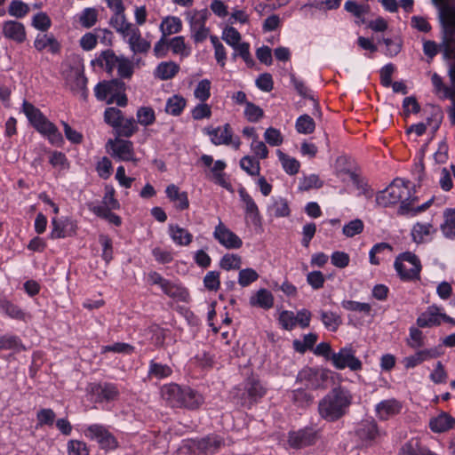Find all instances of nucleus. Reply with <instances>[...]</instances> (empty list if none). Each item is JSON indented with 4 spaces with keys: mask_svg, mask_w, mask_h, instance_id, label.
<instances>
[{
    "mask_svg": "<svg viewBox=\"0 0 455 455\" xmlns=\"http://www.w3.org/2000/svg\"><path fill=\"white\" fill-rule=\"evenodd\" d=\"M162 291L168 297L181 302H188L189 299L188 290L180 283H174L168 279Z\"/></svg>",
    "mask_w": 455,
    "mask_h": 455,
    "instance_id": "29",
    "label": "nucleus"
},
{
    "mask_svg": "<svg viewBox=\"0 0 455 455\" xmlns=\"http://www.w3.org/2000/svg\"><path fill=\"white\" fill-rule=\"evenodd\" d=\"M211 84V81L208 79H203L197 84L194 95L201 102H205L210 98Z\"/></svg>",
    "mask_w": 455,
    "mask_h": 455,
    "instance_id": "62",
    "label": "nucleus"
},
{
    "mask_svg": "<svg viewBox=\"0 0 455 455\" xmlns=\"http://www.w3.org/2000/svg\"><path fill=\"white\" fill-rule=\"evenodd\" d=\"M39 132L47 136L50 142L55 146L60 147L64 143L61 133L59 132L57 126L52 122L46 124H44V127H41Z\"/></svg>",
    "mask_w": 455,
    "mask_h": 455,
    "instance_id": "43",
    "label": "nucleus"
},
{
    "mask_svg": "<svg viewBox=\"0 0 455 455\" xmlns=\"http://www.w3.org/2000/svg\"><path fill=\"white\" fill-rule=\"evenodd\" d=\"M164 395L172 407L177 408L193 411L197 410L204 403V397L200 392L188 386H180L175 383L164 387Z\"/></svg>",
    "mask_w": 455,
    "mask_h": 455,
    "instance_id": "3",
    "label": "nucleus"
},
{
    "mask_svg": "<svg viewBox=\"0 0 455 455\" xmlns=\"http://www.w3.org/2000/svg\"><path fill=\"white\" fill-rule=\"evenodd\" d=\"M341 307L347 311L361 312L365 315H370L371 311V306L369 303L355 300L344 299L341 302Z\"/></svg>",
    "mask_w": 455,
    "mask_h": 455,
    "instance_id": "58",
    "label": "nucleus"
},
{
    "mask_svg": "<svg viewBox=\"0 0 455 455\" xmlns=\"http://www.w3.org/2000/svg\"><path fill=\"white\" fill-rule=\"evenodd\" d=\"M191 363L203 371H209L214 365V355L210 352L199 351L191 358Z\"/></svg>",
    "mask_w": 455,
    "mask_h": 455,
    "instance_id": "41",
    "label": "nucleus"
},
{
    "mask_svg": "<svg viewBox=\"0 0 455 455\" xmlns=\"http://www.w3.org/2000/svg\"><path fill=\"white\" fill-rule=\"evenodd\" d=\"M120 59L121 56H116L112 50H106L103 51L95 60H92V65L97 63L101 68L104 67L106 71L111 74L117 67Z\"/></svg>",
    "mask_w": 455,
    "mask_h": 455,
    "instance_id": "32",
    "label": "nucleus"
},
{
    "mask_svg": "<svg viewBox=\"0 0 455 455\" xmlns=\"http://www.w3.org/2000/svg\"><path fill=\"white\" fill-rule=\"evenodd\" d=\"M445 221L441 226L443 235L448 238L455 237V210L447 209L445 213Z\"/></svg>",
    "mask_w": 455,
    "mask_h": 455,
    "instance_id": "49",
    "label": "nucleus"
},
{
    "mask_svg": "<svg viewBox=\"0 0 455 455\" xmlns=\"http://www.w3.org/2000/svg\"><path fill=\"white\" fill-rule=\"evenodd\" d=\"M355 435L364 444L371 445L379 436V426L373 419L363 420L358 424Z\"/></svg>",
    "mask_w": 455,
    "mask_h": 455,
    "instance_id": "17",
    "label": "nucleus"
},
{
    "mask_svg": "<svg viewBox=\"0 0 455 455\" xmlns=\"http://www.w3.org/2000/svg\"><path fill=\"white\" fill-rule=\"evenodd\" d=\"M22 109L30 124L39 132L41 127H44V124H49V121L39 108H36L33 104L24 100Z\"/></svg>",
    "mask_w": 455,
    "mask_h": 455,
    "instance_id": "24",
    "label": "nucleus"
},
{
    "mask_svg": "<svg viewBox=\"0 0 455 455\" xmlns=\"http://www.w3.org/2000/svg\"><path fill=\"white\" fill-rule=\"evenodd\" d=\"M206 179L230 193L235 191L230 178L226 172H206Z\"/></svg>",
    "mask_w": 455,
    "mask_h": 455,
    "instance_id": "44",
    "label": "nucleus"
},
{
    "mask_svg": "<svg viewBox=\"0 0 455 455\" xmlns=\"http://www.w3.org/2000/svg\"><path fill=\"white\" fill-rule=\"evenodd\" d=\"M124 36L128 37V44L134 53H146L150 49V43L141 37L140 29L135 27Z\"/></svg>",
    "mask_w": 455,
    "mask_h": 455,
    "instance_id": "27",
    "label": "nucleus"
},
{
    "mask_svg": "<svg viewBox=\"0 0 455 455\" xmlns=\"http://www.w3.org/2000/svg\"><path fill=\"white\" fill-rule=\"evenodd\" d=\"M257 271L251 267L240 269L238 273V283L242 287H247L259 279Z\"/></svg>",
    "mask_w": 455,
    "mask_h": 455,
    "instance_id": "55",
    "label": "nucleus"
},
{
    "mask_svg": "<svg viewBox=\"0 0 455 455\" xmlns=\"http://www.w3.org/2000/svg\"><path fill=\"white\" fill-rule=\"evenodd\" d=\"M68 455H89V448L84 441L69 440L67 444Z\"/></svg>",
    "mask_w": 455,
    "mask_h": 455,
    "instance_id": "60",
    "label": "nucleus"
},
{
    "mask_svg": "<svg viewBox=\"0 0 455 455\" xmlns=\"http://www.w3.org/2000/svg\"><path fill=\"white\" fill-rule=\"evenodd\" d=\"M108 144L111 145L115 158L123 161L133 160V145L131 141L116 138L115 140H109Z\"/></svg>",
    "mask_w": 455,
    "mask_h": 455,
    "instance_id": "21",
    "label": "nucleus"
},
{
    "mask_svg": "<svg viewBox=\"0 0 455 455\" xmlns=\"http://www.w3.org/2000/svg\"><path fill=\"white\" fill-rule=\"evenodd\" d=\"M89 209L94 215L107 220L108 223L116 227H120L122 225L121 217L112 212V210L108 207L89 206Z\"/></svg>",
    "mask_w": 455,
    "mask_h": 455,
    "instance_id": "37",
    "label": "nucleus"
},
{
    "mask_svg": "<svg viewBox=\"0 0 455 455\" xmlns=\"http://www.w3.org/2000/svg\"><path fill=\"white\" fill-rule=\"evenodd\" d=\"M212 235L226 249L235 250L240 249L243 246L242 239L220 220L215 227Z\"/></svg>",
    "mask_w": 455,
    "mask_h": 455,
    "instance_id": "14",
    "label": "nucleus"
},
{
    "mask_svg": "<svg viewBox=\"0 0 455 455\" xmlns=\"http://www.w3.org/2000/svg\"><path fill=\"white\" fill-rule=\"evenodd\" d=\"M416 323L419 328H431L441 325L439 307L436 306L428 307L426 311L418 316Z\"/></svg>",
    "mask_w": 455,
    "mask_h": 455,
    "instance_id": "26",
    "label": "nucleus"
},
{
    "mask_svg": "<svg viewBox=\"0 0 455 455\" xmlns=\"http://www.w3.org/2000/svg\"><path fill=\"white\" fill-rule=\"evenodd\" d=\"M52 231L50 237L52 239H61L70 237L76 235V224L69 218H53L52 220Z\"/></svg>",
    "mask_w": 455,
    "mask_h": 455,
    "instance_id": "15",
    "label": "nucleus"
},
{
    "mask_svg": "<svg viewBox=\"0 0 455 455\" xmlns=\"http://www.w3.org/2000/svg\"><path fill=\"white\" fill-rule=\"evenodd\" d=\"M394 267L403 282L420 279L422 265L419 258L411 251L400 253L395 259Z\"/></svg>",
    "mask_w": 455,
    "mask_h": 455,
    "instance_id": "6",
    "label": "nucleus"
},
{
    "mask_svg": "<svg viewBox=\"0 0 455 455\" xmlns=\"http://www.w3.org/2000/svg\"><path fill=\"white\" fill-rule=\"evenodd\" d=\"M267 388L259 379L249 377L243 382V389L241 394L242 404L248 408L258 403L266 395Z\"/></svg>",
    "mask_w": 455,
    "mask_h": 455,
    "instance_id": "11",
    "label": "nucleus"
},
{
    "mask_svg": "<svg viewBox=\"0 0 455 455\" xmlns=\"http://www.w3.org/2000/svg\"><path fill=\"white\" fill-rule=\"evenodd\" d=\"M137 121L143 126H148L156 121L155 111L150 107H141L137 110Z\"/></svg>",
    "mask_w": 455,
    "mask_h": 455,
    "instance_id": "57",
    "label": "nucleus"
},
{
    "mask_svg": "<svg viewBox=\"0 0 455 455\" xmlns=\"http://www.w3.org/2000/svg\"><path fill=\"white\" fill-rule=\"evenodd\" d=\"M428 427L435 434L446 433L455 429V418L446 411H441L429 419Z\"/></svg>",
    "mask_w": 455,
    "mask_h": 455,
    "instance_id": "19",
    "label": "nucleus"
},
{
    "mask_svg": "<svg viewBox=\"0 0 455 455\" xmlns=\"http://www.w3.org/2000/svg\"><path fill=\"white\" fill-rule=\"evenodd\" d=\"M318 314L320 321L329 331H337L342 324L341 316L336 312L321 309Z\"/></svg>",
    "mask_w": 455,
    "mask_h": 455,
    "instance_id": "34",
    "label": "nucleus"
},
{
    "mask_svg": "<svg viewBox=\"0 0 455 455\" xmlns=\"http://www.w3.org/2000/svg\"><path fill=\"white\" fill-rule=\"evenodd\" d=\"M319 438V432L313 427H305L288 433V444L291 448L299 450L314 445Z\"/></svg>",
    "mask_w": 455,
    "mask_h": 455,
    "instance_id": "10",
    "label": "nucleus"
},
{
    "mask_svg": "<svg viewBox=\"0 0 455 455\" xmlns=\"http://www.w3.org/2000/svg\"><path fill=\"white\" fill-rule=\"evenodd\" d=\"M2 32L6 38L18 44H22L27 38L24 25L16 20H7L4 22Z\"/></svg>",
    "mask_w": 455,
    "mask_h": 455,
    "instance_id": "20",
    "label": "nucleus"
},
{
    "mask_svg": "<svg viewBox=\"0 0 455 455\" xmlns=\"http://www.w3.org/2000/svg\"><path fill=\"white\" fill-rule=\"evenodd\" d=\"M160 31L164 37L179 33L182 29V23L178 17H166L160 24Z\"/></svg>",
    "mask_w": 455,
    "mask_h": 455,
    "instance_id": "39",
    "label": "nucleus"
},
{
    "mask_svg": "<svg viewBox=\"0 0 455 455\" xmlns=\"http://www.w3.org/2000/svg\"><path fill=\"white\" fill-rule=\"evenodd\" d=\"M242 258L237 254L226 253L220 260V268L229 271L232 269H240Z\"/></svg>",
    "mask_w": 455,
    "mask_h": 455,
    "instance_id": "53",
    "label": "nucleus"
},
{
    "mask_svg": "<svg viewBox=\"0 0 455 455\" xmlns=\"http://www.w3.org/2000/svg\"><path fill=\"white\" fill-rule=\"evenodd\" d=\"M331 362L337 370L348 368L353 371H357L363 366L362 362L355 355V351L351 347H344L339 352H334Z\"/></svg>",
    "mask_w": 455,
    "mask_h": 455,
    "instance_id": "12",
    "label": "nucleus"
},
{
    "mask_svg": "<svg viewBox=\"0 0 455 455\" xmlns=\"http://www.w3.org/2000/svg\"><path fill=\"white\" fill-rule=\"evenodd\" d=\"M364 224L360 219H355L345 224L342 232L347 237H354L363 231Z\"/></svg>",
    "mask_w": 455,
    "mask_h": 455,
    "instance_id": "61",
    "label": "nucleus"
},
{
    "mask_svg": "<svg viewBox=\"0 0 455 455\" xmlns=\"http://www.w3.org/2000/svg\"><path fill=\"white\" fill-rule=\"evenodd\" d=\"M409 339H407V345L412 349H418L424 346V335L423 332L416 327H410L409 329Z\"/></svg>",
    "mask_w": 455,
    "mask_h": 455,
    "instance_id": "59",
    "label": "nucleus"
},
{
    "mask_svg": "<svg viewBox=\"0 0 455 455\" xmlns=\"http://www.w3.org/2000/svg\"><path fill=\"white\" fill-rule=\"evenodd\" d=\"M274 296L272 292L265 288L259 289L255 294L250 298V305L268 310L274 306Z\"/></svg>",
    "mask_w": 455,
    "mask_h": 455,
    "instance_id": "30",
    "label": "nucleus"
},
{
    "mask_svg": "<svg viewBox=\"0 0 455 455\" xmlns=\"http://www.w3.org/2000/svg\"><path fill=\"white\" fill-rule=\"evenodd\" d=\"M432 229V225L429 223H417L413 226L411 235L413 241L419 243H422L425 236L430 235Z\"/></svg>",
    "mask_w": 455,
    "mask_h": 455,
    "instance_id": "63",
    "label": "nucleus"
},
{
    "mask_svg": "<svg viewBox=\"0 0 455 455\" xmlns=\"http://www.w3.org/2000/svg\"><path fill=\"white\" fill-rule=\"evenodd\" d=\"M123 112L115 107L107 108L104 111V121L107 124L115 129L123 121Z\"/></svg>",
    "mask_w": 455,
    "mask_h": 455,
    "instance_id": "52",
    "label": "nucleus"
},
{
    "mask_svg": "<svg viewBox=\"0 0 455 455\" xmlns=\"http://www.w3.org/2000/svg\"><path fill=\"white\" fill-rule=\"evenodd\" d=\"M172 373V370L169 365L156 363L155 360L149 362L148 371L149 379H163L171 376Z\"/></svg>",
    "mask_w": 455,
    "mask_h": 455,
    "instance_id": "36",
    "label": "nucleus"
},
{
    "mask_svg": "<svg viewBox=\"0 0 455 455\" xmlns=\"http://www.w3.org/2000/svg\"><path fill=\"white\" fill-rule=\"evenodd\" d=\"M239 196L241 200L245 204V213L251 220L253 224L260 222V213L258 205L254 202L253 198L247 193L244 188H240Z\"/></svg>",
    "mask_w": 455,
    "mask_h": 455,
    "instance_id": "31",
    "label": "nucleus"
},
{
    "mask_svg": "<svg viewBox=\"0 0 455 455\" xmlns=\"http://www.w3.org/2000/svg\"><path fill=\"white\" fill-rule=\"evenodd\" d=\"M410 181L403 179H395L384 190L376 195V204L379 207L387 208L398 203L407 202L411 196Z\"/></svg>",
    "mask_w": 455,
    "mask_h": 455,
    "instance_id": "4",
    "label": "nucleus"
},
{
    "mask_svg": "<svg viewBox=\"0 0 455 455\" xmlns=\"http://www.w3.org/2000/svg\"><path fill=\"white\" fill-rule=\"evenodd\" d=\"M180 71V66L174 61H163L154 71L155 77L165 81L173 78Z\"/></svg>",
    "mask_w": 455,
    "mask_h": 455,
    "instance_id": "33",
    "label": "nucleus"
},
{
    "mask_svg": "<svg viewBox=\"0 0 455 455\" xmlns=\"http://www.w3.org/2000/svg\"><path fill=\"white\" fill-rule=\"evenodd\" d=\"M291 403L298 409H307L309 407L315 399L312 393L308 392L307 388H296L290 391L287 395Z\"/></svg>",
    "mask_w": 455,
    "mask_h": 455,
    "instance_id": "25",
    "label": "nucleus"
},
{
    "mask_svg": "<svg viewBox=\"0 0 455 455\" xmlns=\"http://www.w3.org/2000/svg\"><path fill=\"white\" fill-rule=\"evenodd\" d=\"M98 20V12L94 8H85L79 17L80 24L86 28H92Z\"/></svg>",
    "mask_w": 455,
    "mask_h": 455,
    "instance_id": "64",
    "label": "nucleus"
},
{
    "mask_svg": "<svg viewBox=\"0 0 455 455\" xmlns=\"http://www.w3.org/2000/svg\"><path fill=\"white\" fill-rule=\"evenodd\" d=\"M99 243L102 247L101 258L108 265L114 258L113 241L108 235H100Z\"/></svg>",
    "mask_w": 455,
    "mask_h": 455,
    "instance_id": "47",
    "label": "nucleus"
},
{
    "mask_svg": "<svg viewBox=\"0 0 455 455\" xmlns=\"http://www.w3.org/2000/svg\"><path fill=\"white\" fill-rule=\"evenodd\" d=\"M126 85L120 79L100 82L94 88L95 96L99 100L107 104L116 103L119 107H125L128 99L125 94Z\"/></svg>",
    "mask_w": 455,
    "mask_h": 455,
    "instance_id": "5",
    "label": "nucleus"
},
{
    "mask_svg": "<svg viewBox=\"0 0 455 455\" xmlns=\"http://www.w3.org/2000/svg\"><path fill=\"white\" fill-rule=\"evenodd\" d=\"M348 173L353 185L360 191L359 195H363L367 198L372 197L373 189L368 184V180L360 172Z\"/></svg>",
    "mask_w": 455,
    "mask_h": 455,
    "instance_id": "40",
    "label": "nucleus"
},
{
    "mask_svg": "<svg viewBox=\"0 0 455 455\" xmlns=\"http://www.w3.org/2000/svg\"><path fill=\"white\" fill-rule=\"evenodd\" d=\"M134 351V347L124 342H116L112 345H106L101 347V354L116 353L131 355Z\"/></svg>",
    "mask_w": 455,
    "mask_h": 455,
    "instance_id": "54",
    "label": "nucleus"
},
{
    "mask_svg": "<svg viewBox=\"0 0 455 455\" xmlns=\"http://www.w3.org/2000/svg\"><path fill=\"white\" fill-rule=\"evenodd\" d=\"M116 191L113 187L106 186L105 195L101 204H92L91 206L108 207L110 210H119L120 203L115 196Z\"/></svg>",
    "mask_w": 455,
    "mask_h": 455,
    "instance_id": "51",
    "label": "nucleus"
},
{
    "mask_svg": "<svg viewBox=\"0 0 455 455\" xmlns=\"http://www.w3.org/2000/svg\"><path fill=\"white\" fill-rule=\"evenodd\" d=\"M0 350H12L20 353L26 350L21 339L14 334H4L0 336Z\"/></svg>",
    "mask_w": 455,
    "mask_h": 455,
    "instance_id": "35",
    "label": "nucleus"
},
{
    "mask_svg": "<svg viewBox=\"0 0 455 455\" xmlns=\"http://www.w3.org/2000/svg\"><path fill=\"white\" fill-rule=\"evenodd\" d=\"M225 444L224 435L210 433L183 440L179 450L180 455H215Z\"/></svg>",
    "mask_w": 455,
    "mask_h": 455,
    "instance_id": "2",
    "label": "nucleus"
},
{
    "mask_svg": "<svg viewBox=\"0 0 455 455\" xmlns=\"http://www.w3.org/2000/svg\"><path fill=\"white\" fill-rule=\"evenodd\" d=\"M353 402L351 392L343 386H337L318 403V413L327 422H335L343 418Z\"/></svg>",
    "mask_w": 455,
    "mask_h": 455,
    "instance_id": "1",
    "label": "nucleus"
},
{
    "mask_svg": "<svg viewBox=\"0 0 455 455\" xmlns=\"http://www.w3.org/2000/svg\"><path fill=\"white\" fill-rule=\"evenodd\" d=\"M83 433L87 439L96 441L102 450L114 451L119 445L116 437L104 425L92 424L85 426Z\"/></svg>",
    "mask_w": 455,
    "mask_h": 455,
    "instance_id": "8",
    "label": "nucleus"
},
{
    "mask_svg": "<svg viewBox=\"0 0 455 455\" xmlns=\"http://www.w3.org/2000/svg\"><path fill=\"white\" fill-rule=\"evenodd\" d=\"M168 234L172 241L178 246H188L193 241V235L178 224H170Z\"/></svg>",
    "mask_w": 455,
    "mask_h": 455,
    "instance_id": "28",
    "label": "nucleus"
},
{
    "mask_svg": "<svg viewBox=\"0 0 455 455\" xmlns=\"http://www.w3.org/2000/svg\"><path fill=\"white\" fill-rule=\"evenodd\" d=\"M329 371L313 367H304L296 377V382L305 385L312 390L325 389L328 386Z\"/></svg>",
    "mask_w": 455,
    "mask_h": 455,
    "instance_id": "9",
    "label": "nucleus"
},
{
    "mask_svg": "<svg viewBox=\"0 0 455 455\" xmlns=\"http://www.w3.org/2000/svg\"><path fill=\"white\" fill-rule=\"evenodd\" d=\"M67 84L74 93L79 95L83 100L87 99V78L83 71L78 68L71 70L67 77Z\"/></svg>",
    "mask_w": 455,
    "mask_h": 455,
    "instance_id": "18",
    "label": "nucleus"
},
{
    "mask_svg": "<svg viewBox=\"0 0 455 455\" xmlns=\"http://www.w3.org/2000/svg\"><path fill=\"white\" fill-rule=\"evenodd\" d=\"M110 24L124 36L134 28L132 23L127 22L124 12H114L110 19Z\"/></svg>",
    "mask_w": 455,
    "mask_h": 455,
    "instance_id": "42",
    "label": "nucleus"
},
{
    "mask_svg": "<svg viewBox=\"0 0 455 455\" xmlns=\"http://www.w3.org/2000/svg\"><path fill=\"white\" fill-rule=\"evenodd\" d=\"M138 131L136 121L133 117L123 118L117 126L114 129L116 138L125 137L129 138L132 136Z\"/></svg>",
    "mask_w": 455,
    "mask_h": 455,
    "instance_id": "38",
    "label": "nucleus"
},
{
    "mask_svg": "<svg viewBox=\"0 0 455 455\" xmlns=\"http://www.w3.org/2000/svg\"><path fill=\"white\" fill-rule=\"evenodd\" d=\"M295 127L299 133L311 134L315 129V124L310 116L305 114L298 117Z\"/></svg>",
    "mask_w": 455,
    "mask_h": 455,
    "instance_id": "50",
    "label": "nucleus"
},
{
    "mask_svg": "<svg viewBox=\"0 0 455 455\" xmlns=\"http://www.w3.org/2000/svg\"><path fill=\"white\" fill-rule=\"evenodd\" d=\"M56 419V414L54 411L51 408H43L37 411L36 412V428L42 427L44 426L52 427Z\"/></svg>",
    "mask_w": 455,
    "mask_h": 455,
    "instance_id": "48",
    "label": "nucleus"
},
{
    "mask_svg": "<svg viewBox=\"0 0 455 455\" xmlns=\"http://www.w3.org/2000/svg\"><path fill=\"white\" fill-rule=\"evenodd\" d=\"M167 198L174 204V207L179 211H185L189 207L188 193L180 191V188L174 184L166 187Z\"/></svg>",
    "mask_w": 455,
    "mask_h": 455,
    "instance_id": "23",
    "label": "nucleus"
},
{
    "mask_svg": "<svg viewBox=\"0 0 455 455\" xmlns=\"http://www.w3.org/2000/svg\"><path fill=\"white\" fill-rule=\"evenodd\" d=\"M402 409L403 403L398 399H386L380 401L375 405V415L380 421H387L400 414Z\"/></svg>",
    "mask_w": 455,
    "mask_h": 455,
    "instance_id": "16",
    "label": "nucleus"
},
{
    "mask_svg": "<svg viewBox=\"0 0 455 455\" xmlns=\"http://www.w3.org/2000/svg\"><path fill=\"white\" fill-rule=\"evenodd\" d=\"M433 198L429 199L428 201H427L426 203L422 204L418 207L411 206V202H402L398 209V213L401 215H406L411 213V216H415L428 209L433 204Z\"/></svg>",
    "mask_w": 455,
    "mask_h": 455,
    "instance_id": "46",
    "label": "nucleus"
},
{
    "mask_svg": "<svg viewBox=\"0 0 455 455\" xmlns=\"http://www.w3.org/2000/svg\"><path fill=\"white\" fill-rule=\"evenodd\" d=\"M86 396L94 403H108L116 401L119 395L116 384L112 382H91L86 387Z\"/></svg>",
    "mask_w": 455,
    "mask_h": 455,
    "instance_id": "7",
    "label": "nucleus"
},
{
    "mask_svg": "<svg viewBox=\"0 0 455 455\" xmlns=\"http://www.w3.org/2000/svg\"><path fill=\"white\" fill-rule=\"evenodd\" d=\"M432 84L437 92H442L443 97L445 99L454 100L455 98V89L453 87H448L443 84V79L437 74H434L432 76Z\"/></svg>",
    "mask_w": 455,
    "mask_h": 455,
    "instance_id": "56",
    "label": "nucleus"
},
{
    "mask_svg": "<svg viewBox=\"0 0 455 455\" xmlns=\"http://www.w3.org/2000/svg\"><path fill=\"white\" fill-rule=\"evenodd\" d=\"M186 106V100L180 95H173L167 100L165 111L174 116H180Z\"/></svg>",
    "mask_w": 455,
    "mask_h": 455,
    "instance_id": "45",
    "label": "nucleus"
},
{
    "mask_svg": "<svg viewBox=\"0 0 455 455\" xmlns=\"http://www.w3.org/2000/svg\"><path fill=\"white\" fill-rule=\"evenodd\" d=\"M204 131L214 145L232 146L235 149H238L241 145L239 137L233 138V132L229 124H224L223 127H207Z\"/></svg>",
    "mask_w": 455,
    "mask_h": 455,
    "instance_id": "13",
    "label": "nucleus"
},
{
    "mask_svg": "<svg viewBox=\"0 0 455 455\" xmlns=\"http://www.w3.org/2000/svg\"><path fill=\"white\" fill-rule=\"evenodd\" d=\"M0 311L12 319L25 323L31 318V315L20 306L5 298L0 299Z\"/></svg>",
    "mask_w": 455,
    "mask_h": 455,
    "instance_id": "22",
    "label": "nucleus"
}]
</instances>
